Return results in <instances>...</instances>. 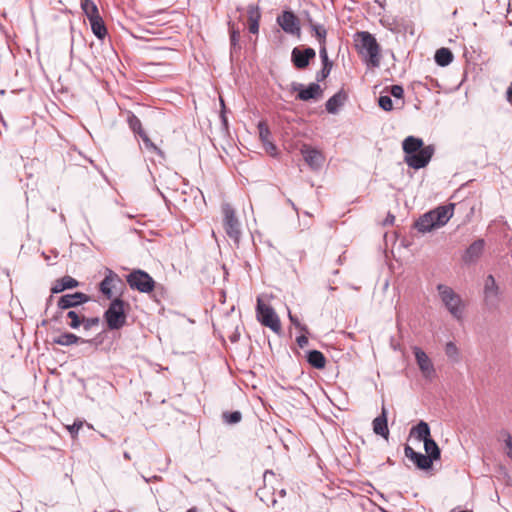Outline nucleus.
I'll return each mask as SVG.
<instances>
[{
  "label": "nucleus",
  "mask_w": 512,
  "mask_h": 512,
  "mask_svg": "<svg viewBox=\"0 0 512 512\" xmlns=\"http://www.w3.org/2000/svg\"><path fill=\"white\" fill-rule=\"evenodd\" d=\"M123 456L125 459L130 460V454L128 452H124Z\"/></svg>",
  "instance_id": "56"
},
{
  "label": "nucleus",
  "mask_w": 512,
  "mask_h": 512,
  "mask_svg": "<svg viewBox=\"0 0 512 512\" xmlns=\"http://www.w3.org/2000/svg\"><path fill=\"white\" fill-rule=\"evenodd\" d=\"M485 240L479 238L472 242L464 251L462 261L465 265H474L482 256L485 248Z\"/></svg>",
  "instance_id": "12"
},
{
  "label": "nucleus",
  "mask_w": 512,
  "mask_h": 512,
  "mask_svg": "<svg viewBox=\"0 0 512 512\" xmlns=\"http://www.w3.org/2000/svg\"><path fill=\"white\" fill-rule=\"evenodd\" d=\"M83 422L82 421H75L71 426L68 427V430L72 437H75L79 430L82 428Z\"/></svg>",
  "instance_id": "47"
},
{
  "label": "nucleus",
  "mask_w": 512,
  "mask_h": 512,
  "mask_svg": "<svg viewBox=\"0 0 512 512\" xmlns=\"http://www.w3.org/2000/svg\"><path fill=\"white\" fill-rule=\"evenodd\" d=\"M454 207L455 204L450 203L448 205L438 206L437 208L429 211L438 228L444 226L450 220L453 216Z\"/></svg>",
  "instance_id": "17"
},
{
  "label": "nucleus",
  "mask_w": 512,
  "mask_h": 512,
  "mask_svg": "<svg viewBox=\"0 0 512 512\" xmlns=\"http://www.w3.org/2000/svg\"><path fill=\"white\" fill-rule=\"evenodd\" d=\"M157 192H158L161 196H163V194H162V192L160 191V189H158V188H157Z\"/></svg>",
  "instance_id": "63"
},
{
  "label": "nucleus",
  "mask_w": 512,
  "mask_h": 512,
  "mask_svg": "<svg viewBox=\"0 0 512 512\" xmlns=\"http://www.w3.org/2000/svg\"><path fill=\"white\" fill-rule=\"evenodd\" d=\"M64 310H59L57 308L56 313L52 316L51 320L54 322H59L61 318L63 317Z\"/></svg>",
  "instance_id": "52"
},
{
  "label": "nucleus",
  "mask_w": 512,
  "mask_h": 512,
  "mask_svg": "<svg viewBox=\"0 0 512 512\" xmlns=\"http://www.w3.org/2000/svg\"><path fill=\"white\" fill-rule=\"evenodd\" d=\"M311 31L314 33L319 44L326 43L327 31L322 25H320V24L312 25Z\"/></svg>",
  "instance_id": "37"
},
{
  "label": "nucleus",
  "mask_w": 512,
  "mask_h": 512,
  "mask_svg": "<svg viewBox=\"0 0 512 512\" xmlns=\"http://www.w3.org/2000/svg\"><path fill=\"white\" fill-rule=\"evenodd\" d=\"M222 213L223 226L226 234L229 238L238 242L241 236V225L236 217L235 210L229 203H224L222 205Z\"/></svg>",
  "instance_id": "6"
},
{
  "label": "nucleus",
  "mask_w": 512,
  "mask_h": 512,
  "mask_svg": "<svg viewBox=\"0 0 512 512\" xmlns=\"http://www.w3.org/2000/svg\"><path fill=\"white\" fill-rule=\"evenodd\" d=\"M126 282L132 290L150 293L155 288L154 279L144 270L135 269L126 276Z\"/></svg>",
  "instance_id": "4"
},
{
  "label": "nucleus",
  "mask_w": 512,
  "mask_h": 512,
  "mask_svg": "<svg viewBox=\"0 0 512 512\" xmlns=\"http://www.w3.org/2000/svg\"><path fill=\"white\" fill-rule=\"evenodd\" d=\"M126 307H129V304L120 297L110 302L103 315L109 330H119L126 324Z\"/></svg>",
  "instance_id": "2"
},
{
  "label": "nucleus",
  "mask_w": 512,
  "mask_h": 512,
  "mask_svg": "<svg viewBox=\"0 0 512 512\" xmlns=\"http://www.w3.org/2000/svg\"><path fill=\"white\" fill-rule=\"evenodd\" d=\"M93 34L100 40L107 35V29L101 16L89 20Z\"/></svg>",
  "instance_id": "29"
},
{
  "label": "nucleus",
  "mask_w": 512,
  "mask_h": 512,
  "mask_svg": "<svg viewBox=\"0 0 512 512\" xmlns=\"http://www.w3.org/2000/svg\"><path fill=\"white\" fill-rule=\"evenodd\" d=\"M424 443V450L426 452V456L430 457L432 459V463L434 461H437L441 457V450L438 446V444L435 442L434 439L430 438L425 440Z\"/></svg>",
  "instance_id": "30"
},
{
  "label": "nucleus",
  "mask_w": 512,
  "mask_h": 512,
  "mask_svg": "<svg viewBox=\"0 0 512 512\" xmlns=\"http://www.w3.org/2000/svg\"><path fill=\"white\" fill-rule=\"evenodd\" d=\"M357 47L364 56L365 62L371 67H378L380 64V46L376 38L367 31L357 33Z\"/></svg>",
  "instance_id": "1"
},
{
  "label": "nucleus",
  "mask_w": 512,
  "mask_h": 512,
  "mask_svg": "<svg viewBox=\"0 0 512 512\" xmlns=\"http://www.w3.org/2000/svg\"><path fill=\"white\" fill-rule=\"evenodd\" d=\"M451 512H456L455 509L451 510ZM459 512H472L471 510H462V511H459Z\"/></svg>",
  "instance_id": "59"
},
{
  "label": "nucleus",
  "mask_w": 512,
  "mask_h": 512,
  "mask_svg": "<svg viewBox=\"0 0 512 512\" xmlns=\"http://www.w3.org/2000/svg\"><path fill=\"white\" fill-rule=\"evenodd\" d=\"M426 147L421 138L415 136H408L402 142V149L405 156H411L415 154L419 149Z\"/></svg>",
  "instance_id": "21"
},
{
  "label": "nucleus",
  "mask_w": 512,
  "mask_h": 512,
  "mask_svg": "<svg viewBox=\"0 0 512 512\" xmlns=\"http://www.w3.org/2000/svg\"><path fill=\"white\" fill-rule=\"evenodd\" d=\"M405 456L410 459L420 470H430L433 466L432 459L421 452L415 451L411 446L404 447Z\"/></svg>",
  "instance_id": "15"
},
{
  "label": "nucleus",
  "mask_w": 512,
  "mask_h": 512,
  "mask_svg": "<svg viewBox=\"0 0 512 512\" xmlns=\"http://www.w3.org/2000/svg\"><path fill=\"white\" fill-rule=\"evenodd\" d=\"M320 45V50H319V55H320V58H321V61H322V65H325V64H332V61L329 60L328 58V53H327V49H326V43H323V44H319Z\"/></svg>",
  "instance_id": "46"
},
{
  "label": "nucleus",
  "mask_w": 512,
  "mask_h": 512,
  "mask_svg": "<svg viewBox=\"0 0 512 512\" xmlns=\"http://www.w3.org/2000/svg\"><path fill=\"white\" fill-rule=\"evenodd\" d=\"M186 512H197V509L195 507H192L188 509Z\"/></svg>",
  "instance_id": "58"
},
{
  "label": "nucleus",
  "mask_w": 512,
  "mask_h": 512,
  "mask_svg": "<svg viewBox=\"0 0 512 512\" xmlns=\"http://www.w3.org/2000/svg\"><path fill=\"white\" fill-rule=\"evenodd\" d=\"M338 273H339V270H335V271L333 272V274H334V275H337Z\"/></svg>",
  "instance_id": "64"
},
{
  "label": "nucleus",
  "mask_w": 512,
  "mask_h": 512,
  "mask_svg": "<svg viewBox=\"0 0 512 512\" xmlns=\"http://www.w3.org/2000/svg\"><path fill=\"white\" fill-rule=\"evenodd\" d=\"M81 8L88 20L100 16L98 7L92 0H81Z\"/></svg>",
  "instance_id": "31"
},
{
  "label": "nucleus",
  "mask_w": 512,
  "mask_h": 512,
  "mask_svg": "<svg viewBox=\"0 0 512 512\" xmlns=\"http://www.w3.org/2000/svg\"><path fill=\"white\" fill-rule=\"evenodd\" d=\"M287 202H288V204H290V205L292 206V208H293L296 212L298 211V209H297L296 205L294 204V202H293L291 199H288V200H287Z\"/></svg>",
  "instance_id": "55"
},
{
  "label": "nucleus",
  "mask_w": 512,
  "mask_h": 512,
  "mask_svg": "<svg viewBox=\"0 0 512 512\" xmlns=\"http://www.w3.org/2000/svg\"><path fill=\"white\" fill-rule=\"evenodd\" d=\"M506 100L512 105V82L509 84L506 91Z\"/></svg>",
  "instance_id": "53"
},
{
  "label": "nucleus",
  "mask_w": 512,
  "mask_h": 512,
  "mask_svg": "<svg viewBox=\"0 0 512 512\" xmlns=\"http://www.w3.org/2000/svg\"><path fill=\"white\" fill-rule=\"evenodd\" d=\"M139 137L142 139L146 149L162 155V151L150 140L146 132L139 135Z\"/></svg>",
  "instance_id": "41"
},
{
  "label": "nucleus",
  "mask_w": 512,
  "mask_h": 512,
  "mask_svg": "<svg viewBox=\"0 0 512 512\" xmlns=\"http://www.w3.org/2000/svg\"><path fill=\"white\" fill-rule=\"evenodd\" d=\"M381 23L384 27H386L388 30L398 33L401 31V24L400 19L398 18H385L381 20Z\"/></svg>",
  "instance_id": "35"
},
{
  "label": "nucleus",
  "mask_w": 512,
  "mask_h": 512,
  "mask_svg": "<svg viewBox=\"0 0 512 512\" xmlns=\"http://www.w3.org/2000/svg\"><path fill=\"white\" fill-rule=\"evenodd\" d=\"M416 229L421 233L430 232L435 228H438L433 221L430 212H427L419 217V219L415 222Z\"/></svg>",
  "instance_id": "27"
},
{
  "label": "nucleus",
  "mask_w": 512,
  "mask_h": 512,
  "mask_svg": "<svg viewBox=\"0 0 512 512\" xmlns=\"http://www.w3.org/2000/svg\"><path fill=\"white\" fill-rule=\"evenodd\" d=\"M248 14V22H249V32L252 34H257L259 32V22L261 18V13L259 11L258 6L249 5L247 8Z\"/></svg>",
  "instance_id": "22"
},
{
  "label": "nucleus",
  "mask_w": 512,
  "mask_h": 512,
  "mask_svg": "<svg viewBox=\"0 0 512 512\" xmlns=\"http://www.w3.org/2000/svg\"><path fill=\"white\" fill-rule=\"evenodd\" d=\"M91 340H85L73 333L64 332L60 334L58 337L53 339V343L61 345V346H71L73 344L78 343H90Z\"/></svg>",
  "instance_id": "23"
},
{
  "label": "nucleus",
  "mask_w": 512,
  "mask_h": 512,
  "mask_svg": "<svg viewBox=\"0 0 512 512\" xmlns=\"http://www.w3.org/2000/svg\"><path fill=\"white\" fill-rule=\"evenodd\" d=\"M434 151L435 149L433 145H427L426 147L419 149L415 154L405 156L404 161L409 167L418 170L429 164Z\"/></svg>",
  "instance_id": "8"
},
{
  "label": "nucleus",
  "mask_w": 512,
  "mask_h": 512,
  "mask_svg": "<svg viewBox=\"0 0 512 512\" xmlns=\"http://www.w3.org/2000/svg\"><path fill=\"white\" fill-rule=\"evenodd\" d=\"M90 296L83 292H74L62 295L57 301V308L59 310H68L71 308H77L84 303L90 301Z\"/></svg>",
  "instance_id": "11"
},
{
  "label": "nucleus",
  "mask_w": 512,
  "mask_h": 512,
  "mask_svg": "<svg viewBox=\"0 0 512 512\" xmlns=\"http://www.w3.org/2000/svg\"><path fill=\"white\" fill-rule=\"evenodd\" d=\"M266 151L268 153H270L271 155H274V153L276 152V146L274 143H272L270 140L266 141V143H263Z\"/></svg>",
  "instance_id": "49"
},
{
  "label": "nucleus",
  "mask_w": 512,
  "mask_h": 512,
  "mask_svg": "<svg viewBox=\"0 0 512 512\" xmlns=\"http://www.w3.org/2000/svg\"><path fill=\"white\" fill-rule=\"evenodd\" d=\"M453 53L449 48L442 47L435 52V62L441 67L448 66L453 61Z\"/></svg>",
  "instance_id": "28"
},
{
  "label": "nucleus",
  "mask_w": 512,
  "mask_h": 512,
  "mask_svg": "<svg viewBox=\"0 0 512 512\" xmlns=\"http://www.w3.org/2000/svg\"><path fill=\"white\" fill-rule=\"evenodd\" d=\"M123 286V281L118 274H116L113 270L106 268L105 277L99 283L100 292L107 298L111 299L113 296L112 288H116L117 285Z\"/></svg>",
  "instance_id": "13"
},
{
  "label": "nucleus",
  "mask_w": 512,
  "mask_h": 512,
  "mask_svg": "<svg viewBox=\"0 0 512 512\" xmlns=\"http://www.w3.org/2000/svg\"><path fill=\"white\" fill-rule=\"evenodd\" d=\"M289 319L291 321V323L298 329H300L301 331H304V332H308V329H307V326L305 325H302L300 323V321L298 320V318L294 315H292L290 312H289Z\"/></svg>",
  "instance_id": "48"
},
{
  "label": "nucleus",
  "mask_w": 512,
  "mask_h": 512,
  "mask_svg": "<svg viewBox=\"0 0 512 512\" xmlns=\"http://www.w3.org/2000/svg\"><path fill=\"white\" fill-rule=\"evenodd\" d=\"M413 354L423 376L426 379H431L435 374V369L430 358L421 348L417 346L413 348Z\"/></svg>",
  "instance_id": "14"
},
{
  "label": "nucleus",
  "mask_w": 512,
  "mask_h": 512,
  "mask_svg": "<svg viewBox=\"0 0 512 512\" xmlns=\"http://www.w3.org/2000/svg\"><path fill=\"white\" fill-rule=\"evenodd\" d=\"M485 300L488 305H495L497 302L499 287L493 275H488L484 286Z\"/></svg>",
  "instance_id": "18"
},
{
  "label": "nucleus",
  "mask_w": 512,
  "mask_h": 512,
  "mask_svg": "<svg viewBox=\"0 0 512 512\" xmlns=\"http://www.w3.org/2000/svg\"><path fill=\"white\" fill-rule=\"evenodd\" d=\"M222 120H223V123L226 124L227 120H226L225 116H222Z\"/></svg>",
  "instance_id": "62"
},
{
  "label": "nucleus",
  "mask_w": 512,
  "mask_h": 512,
  "mask_svg": "<svg viewBox=\"0 0 512 512\" xmlns=\"http://www.w3.org/2000/svg\"><path fill=\"white\" fill-rule=\"evenodd\" d=\"M66 318L70 319V322L68 323L70 328L78 329L83 323L84 314L76 310H69L66 313Z\"/></svg>",
  "instance_id": "32"
},
{
  "label": "nucleus",
  "mask_w": 512,
  "mask_h": 512,
  "mask_svg": "<svg viewBox=\"0 0 512 512\" xmlns=\"http://www.w3.org/2000/svg\"><path fill=\"white\" fill-rule=\"evenodd\" d=\"M410 435L414 436L417 440L425 442V440L432 438L430 427L427 422L421 420L412 427Z\"/></svg>",
  "instance_id": "24"
},
{
  "label": "nucleus",
  "mask_w": 512,
  "mask_h": 512,
  "mask_svg": "<svg viewBox=\"0 0 512 512\" xmlns=\"http://www.w3.org/2000/svg\"><path fill=\"white\" fill-rule=\"evenodd\" d=\"M378 105L384 111H391L393 109V102L390 95H380L378 98Z\"/></svg>",
  "instance_id": "40"
},
{
  "label": "nucleus",
  "mask_w": 512,
  "mask_h": 512,
  "mask_svg": "<svg viewBox=\"0 0 512 512\" xmlns=\"http://www.w3.org/2000/svg\"><path fill=\"white\" fill-rule=\"evenodd\" d=\"M296 341L300 348H304L308 344V338L305 335L298 336Z\"/></svg>",
  "instance_id": "50"
},
{
  "label": "nucleus",
  "mask_w": 512,
  "mask_h": 512,
  "mask_svg": "<svg viewBox=\"0 0 512 512\" xmlns=\"http://www.w3.org/2000/svg\"><path fill=\"white\" fill-rule=\"evenodd\" d=\"M328 289H329V291H334L336 288L331 286V285H329Z\"/></svg>",
  "instance_id": "60"
},
{
  "label": "nucleus",
  "mask_w": 512,
  "mask_h": 512,
  "mask_svg": "<svg viewBox=\"0 0 512 512\" xmlns=\"http://www.w3.org/2000/svg\"><path fill=\"white\" fill-rule=\"evenodd\" d=\"M239 40L240 32L232 28L230 30L231 54L235 53L237 50H240Z\"/></svg>",
  "instance_id": "39"
},
{
  "label": "nucleus",
  "mask_w": 512,
  "mask_h": 512,
  "mask_svg": "<svg viewBox=\"0 0 512 512\" xmlns=\"http://www.w3.org/2000/svg\"><path fill=\"white\" fill-rule=\"evenodd\" d=\"M127 123L129 125V128L138 136L145 132L144 129L142 128L140 119L132 112H128Z\"/></svg>",
  "instance_id": "33"
},
{
  "label": "nucleus",
  "mask_w": 512,
  "mask_h": 512,
  "mask_svg": "<svg viewBox=\"0 0 512 512\" xmlns=\"http://www.w3.org/2000/svg\"><path fill=\"white\" fill-rule=\"evenodd\" d=\"M53 300V296H49V298L47 299V306L52 302Z\"/></svg>",
  "instance_id": "57"
},
{
  "label": "nucleus",
  "mask_w": 512,
  "mask_h": 512,
  "mask_svg": "<svg viewBox=\"0 0 512 512\" xmlns=\"http://www.w3.org/2000/svg\"><path fill=\"white\" fill-rule=\"evenodd\" d=\"M373 431L376 435H380L385 439H388L389 429L387 424V411L383 406L381 414L373 420Z\"/></svg>",
  "instance_id": "20"
},
{
  "label": "nucleus",
  "mask_w": 512,
  "mask_h": 512,
  "mask_svg": "<svg viewBox=\"0 0 512 512\" xmlns=\"http://www.w3.org/2000/svg\"><path fill=\"white\" fill-rule=\"evenodd\" d=\"M332 66H333L332 64L322 65V69L319 72H317V74H316L317 82H321L329 76Z\"/></svg>",
  "instance_id": "43"
},
{
  "label": "nucleus",
  "mask_w": 512,
  "mask_h": 512,
  "mask_svg": "<svg viewBox=\"0 0 512 512\" xmlns=\"http://www.w3.org/2000/svg\"><path fill=\"white\" fill-rule=\"evenodd\" d=\"M307 22L310 29H312V25H317V23H315L309 15H307Z\"/></svg>",
  "instance_id": "54"
},
{
  "label": "nucleus",
  "mask_w": 512,
  "mask_h": 512,
  "mask_svg": "<svg viewBox=\"0 0 512 512\" xmlns=\"http://www.w3.org/2000/svg\"><path fill=\"white\" fill-rule=\"evenodd\" d=\"M292 90L297 92V99L301 101L317 100L322 96V89L316 82L305 86L301 83H293Z\"/></svg>",
  "instance_id": "9"
},
{
  "label": "nucleus",
  "mask_w": 512,
  "mask_h": 512,
  "mask_svg": "<svg viewBox=\"0 0 512 512\" xmlns=\"http://www.w3.org/2000/svg\"><path fill=\"white\" fill-rule=\"evenodd\" d=\"M445 354L453 361H458L459 351L454 342H448L445 346Z\"/></svg>",
  "instance_id": "38"
},
{
  "label": "nucleus",
  "mask_w": 512,
  "mask_h": 512,
  "mask_svg": "<svg viewBox=\"0 0 512 512\" xmlns=\"http://www.w3.org/2000/svg\"><path fill=\"white\" fill-rule=\"evenodd\" d=\"M100 323V319L99 317H90V318H87L84 316V320H83V323H82V326L83 328L88 331L90 330L91 328H93L94 326H98Z\"/></svg>",
  "instance_id": "44"
},
{
  "label": "nucleus",
  "mask_w": 512,
  "mask_h": 512,
  "mask_svg": "<svg viewBox=\"0 0 512 512\" xmlns=\"http://www.w3.org/2000/svg\"><path fill=\"white\" fill-rule=\"evenodd\" d=\"M394 221H395V216L391 213H388L387 217L383 221V225L384 226L392 225L394 223Z\"/></svg>",
  "instance_id": "51"
},
{
  "label": "nucleus",
  "mask_w": 512,
  "mask_h": 512,
  "mask_svg": "<svg viewBox=\"0 0 512 512\" xmlns=\"http://www.w3.org/2000/svg\"><path fill=\"white\" fill-rule=\"evenodd\" d=\"M437 290L447 310L451 313V315L454 318L460 320L463 316L464 311V305L462 303L460 296L456 294L452 290V288L444 284H438Z\"/></svg>",
  "instance_id": "3"
},
{
  "label": "nucleus",
  "mask_w": 512,
  "mask_h": 512,
  "mask_svg": "<svg viewBox=\"0 0 512 512\" xmlns=\"http://www.w3.org/2000/svg\"><path fill=\"white\" fill-rule=\"evenodd\" d=\"M301 153L312 170H318L322 167L325 158L319 150L309 145H303Z\"/></svg>",
  "instance_id": "16"
},
{
  "label": "nucleus",
  "mask_w": 512,
  "mask_h": 512,
  "mask_svg": "<svg viewBox=\"0 0 512 512\" xmlns=\"http://www.w3.org/2000/svg\"><path fill=\"white\" fill-rule=\"evenodd\" d=\"M347 96L346 94L341 90L337 93H335L332 97H330L326 104V110L328 113L335 114L338 112L339 108L344 104L346 101Z\"/></svg>",
  "instance_id": "25"
},
{
  "label": "nucleus",
  "mask_w": 512,
  "mask_h": 512,
  "mask_svg": "<svg viewBox=\"0 0 512 512\" xmlns=\"http://www.w3.org/2000/svg\"><path fill=\"white\" fill-rule=\"evenodd\" d=\"M306 361L309 363V365L316 369H323L326 365V358L324 354L321 351L315 349L307 351Z\"/></svg>",
  "instance_id": "26"
},
{
  "label": "nucleus",
  "mask_w": 512,
  "mask_h": 512,
  "mask_svg": "<svg viewBox=\"0 0 512 512\" xmlns=\"http://www.w3.org/2000/svg\"><path fill=\"white\" fill-rule=\"evenodd\" d=\"M60 219H61L62 221H65V216H64L63 214H61V215H60Z\"/></svg>",
  "instance_id": "61"
},
{
  "label": "nucleus",
  "mask_w": 512,
  "mask_h": 512,
  "mask_svg": "<svg viewBox=\"0 0 512 512\" xmlns=\"http://www.w3.org/2000/svg\"><path fill=\"white\" fill-rule=\"evenodd\" d=\"M276 22L286 34L300 37V20L292 10H283L282 13L277 16Z\"/></svg>",
  "instance_id": "7"
},
{
  "label": "nucleus",
  "mask_w": 512,
  "mask_h": 512,
  "mask_svg": "<svg viewBox=\"0 0 512 512\" xmlns=\"http://www.w3.org/2000/svg\"><path fill=\"white\" fill-rule=\"evenodd\" d=\"M78 286L79 281L69 275H66L57 279L52 285L50 291L52 294H58L68 289H74Z\"/></svg>",
  "instance_id": "19"
},
{
  "label": "nucleus",
  "mask_w": 512,
  "mask_h": 512,
  "mask_svg": "<svg viewBox=\"0 0 512 512\" xmlns=\"http://www.w3.org/2000/svg\"><path fill=\"white\" fill-rule=\"evenodd\" d=\"M222 417L225 423L233 425L241 421L242 414L240 411L224 412Z\"/></svg>",
  "instance_id": "36"
},
{
  "label": "nucleus",
  "mask_w": 512,
  "mask_h": 512,
  "mask_svg": "<svg viewBox=\"0 0 512 512\" xmlns=\"http://www.w3.org/2000/svg\"><path fill=\"white\" fill-rule=\"evenodd\" d=\"M258 130H259V137H260L262 143H266V141H268L269 137H270V130H269L268 126L265 123L260 122L258 124Z\"/></svg>",
  "instance_id": "42"
},
{
  "label": "nucleus",
  "mask_w": 512,
  "mask_h": 512,
  "mask_svg": "<svg viewBox=\"0 0 512 512\" xmlns=\"http://www.w3.org/2000/svg\"><path fill=\"white\" fill-rule=\"evenodd\" d=\"M389 93L396 99H402L404 96V89L401 85H392L389 88Z\"/></svg>",
  "instance_id": "45"
},
{
  "label": "nucleus",
  "mask_w": 512,
  "mask_h": 512,
  "mask_svg": "<svg viewBox=\"0 0 512 512\" xmlns=\"http://www.w3.org/2000/svg\"><path fill=\"white\" fill-rule=\"evenodd\" d=\"M316 52L311 47H295L291 52V62L294 67L303 70L307 68L310 64V61L315 59Z\"/></svg>",
  "instance_id": "10"
},
{
  "label": "nucleus",
  "mask_w": 512,
  "mask_h": 512,
  "mask_svg": "<svg viewBox=\"0 0 512 512\" xmlns=\"http://www.w3.org/2000/svg\"><path fill=\"white\" fill-rule=\"evenodd\" d=\"M256 316L262 325L269 327L275 333H280L281 323L278 315L271 306L265 304L261 299L257 300Z\"/></svg>",
  "instance_id": "5"
},
{
  "label": "nucleus",
  "mask_w": 512,
  "mask_h": 512,
  "mask_svg": "<svg viewBox=\"0 0 512 512\" xmlns=\"http://www.w3.org/2000/svg\"><path fill=\"white\" fill-rule=\"evenodd\" d=\"M499 440L504 442L506 454L512 460V435L503 429L499 433Z\"/></svg>",
  "instance_id": "34"
}]
</instances>
